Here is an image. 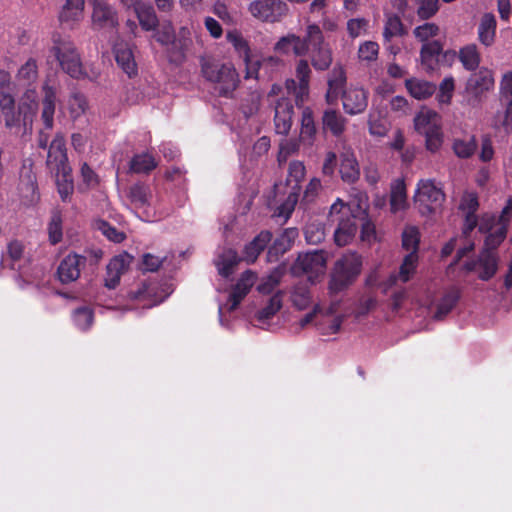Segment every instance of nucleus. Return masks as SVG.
<instances>
[{
	"mask_svg": "<svg viewBox=\"0 0 512 512\" xmlns=\"http://www.w3.org/2000/svg\"><path fill=\"white\" fill-rule=\"evenodd\" d=\"M346 72L342 66H335L328 75V89L325 95L328 104H335L341 96L345 113L354 116L363 113L368 106V91L358 84L346 85Z\"/></svg>",
	"mask_w": 512,
	"mask_h": 512,
	"instance_id": "1",
	"label": "nucleus"
},
{
	"mask_svg": "<svg viewBox=\"0 0 512 512\" xmlns=\"http://www.w3.org/2000/svg\"><path fill=\"white\" fill-rule=\"evenodd\" d=\"M52 44L51 52L64 72L75 79L95 80L97 78L98 73L93 72L90 76L84 71L80 55L69 36L56 33L52 36Z\"/></svg>",
	"mask_w": 512,
	"mask_h": 512,
	"instance_id": "2",
	"label": "nucleus"
},
{
	"mask_svg": "<svg viewBox=\"0 0 512 512\" xmlns=\"http://www.w3.org/2000/svg\"><path fill=\"white\" fill-rule=\"evenodd\" d=\"M362 258L356 252L345 253L335 262L328 285L329 294H337L348 288L359 276Z\"/></svg>",
	"mask_w": 512,
	"mask_h": 512,
	"instance_id": "3",
	"label": "nucleus"
},
{
	"mask_svg": "<svg viewBox=\"0 0 512 512\" xmlns=\"http://www.w3.org/2000/svg\"><path fill=\"white\" fill-rule=\"evenodd\" d=\"M415 208L423 216L436 213L445 201V193L440 182L434 179H420L413 195Z\"/></svg>",
	"mask_w": 512,
	"mask_h": 512,
	"instance_id": "4",
	"label": "nucleus"
},
{
	"mask_svg": "<svg viewBox=\"0 0 512 512\" xmlns=\"http://www.w3.org/2000/svg\"><path fill=\"white\" fill-rule=\"evenodd\" d=\"M126 205L133 210L139 217L147 222L154 221L158 204L154 201L153 192L149 185L144 183H135L126 191Z\"/></svg>",
	"mask_w": 512,
	"mask_h": 512,
	"instance_id": "5",
	"label": "nucleus"
},
{
	"mask_svg": "<svg viewBox=\"0 0 512 512\" xmlns=\"http://www.w3.org/2000/svg\"><path fill=\"white\" fill-rule=\"evenodd\" d=\"M306 173L303 162L295 160L289 164L288 176L286 179L287 198L276 208L275 216L283 218L285 221L290 217L300 194V183L304 179Z\"/></svg>",
	"mask_w": 512,
	"mask_h": 512,
	"instance_id": "6",
	"label": "nucleus"
},
{
	"mask_svg": "<svg viewBox=\"0 0 512 512\" xmlns=\"http://www.w3.org/2000/svg\"><path fill=\"white\" fill-rule=\"evenodd\" d=\"M338 305L337 301H331L330 305L324 308L321 303H316L312 311L300 319V327L304 328L313 323L317 317H320L321 320L317 323L319 331L323 335L336 334L343 322V315L336 314Z\"/></svg>",
	"mask_w": 512,
	"mask_h": 512,
	"instance_id": "7",
	"label": "nucleus"
},
{
	"mask_svg": "<svg viewBox=\"0 0 512 512\" xmlns=\"http://www.w3.org/2000/svg\"><path fill=\"white\" fill-rule=\"evenodd\" d=\"M258 277L252 270H246L238 278L236 284L232 287L226 302L218 300L219 323L221 326L228 327V321L225 319V312L235 310L240 302L246 297L251 288L255 285Z\"/></svg>",
	"mask_w": 512,
	"mask_h": 512,
	"instance_id": "8",
	"label": "nucleus"
},
{
	"mask_svg": "<svg viewBox=\"0 0 512 512\" xmlns=\"http://www.w3.org/2000/svg\"><path fill=\"white\" fill-rule=\"evenodd\" d=\"M512 218V196L509 197L505 207L498 218L493 215H486L480 223V231L488 233L486 236V245L498 247L505 239L507 226Z\"/></svg>",
	"mask_w": 512,
	"mask_h": 512,
	"instance_id": "9",
	"label": "nucleus"
},
{
	"mask_svg": "<svg viewBox=\"0 0 512 512\" xmlns=\"http://www.w3.org/2000/svg\"><path fill=\"white\" fill-rule=\"evenodd\" d=\"M202 73L208 81L216 84V89L223 96L229 95L237 87V72L229 64L205 62L202 65Z\"/></svg>",
	"mask_w": 512,
	"mask_h": 512,
	"instance_id": "10",
	"label": "nucleus"
},
{
	"mask_svg": "<svg viewBox=\"0 0 512 512\" xmlns=\"http://www.w3.org/2000/svg\"><path fill=\"white\" fill-rule=\"evenodd\" d=\"M496 248L485 244L478 257L466 261L463 269L468 273H475L482 281L490 280L498 271L499 258L493 251Z\"/></svg>",
	"mask_w": 512,
	"mask_h": 512,
	"instance_id": "11",
	"label": "nucleus"
},
{
	"mask_svg": "<svg viewBox=\"0 0 512 512\" xmlns=\"http://www.w3.org/2000/svg\"><path fill=\"white\" fill-rule=\"evenodd\" d=\"M326 269V257L323 251H312L300 254L291 267L294 275L306 274L308 281L314 284Z\"/></svg>",
	"mask_w": 512,
	"mask_h": 512,
	"instance_id": "12",
	"label": "nucleus"
},
{
	"mask_svg": "<svg viewBox=\"0 0 512 512\" xmlns=\"http://www.w3.org/2000/svg\"><path fill=\"white\" fill-rule=\"evenodd\" d=\"M307 39L310 44L311 62L315 69L326 70L332 62V52L324 42L319 26L312 24L307 27Z\"/></svg>",
	"mask_w": 512,
	"mask_h": 512,
	"instance_id": "13",
	"label": "nucleus"
},
{
	"mask_svg": "<svg viewBox=\"0 0 512 512\" xmlns=\"http://www.w3.org/2000/svg\"><path fill=\"white\" fill-rule=\"evenodd\" d=\"M91 5V23L93 29H113L118 26L117 10L106 0H92Z\"/></svg>",
	"mask_w": 512,
	"mask_h": 512,
	"instance_id": "14",
	"label": "nucleus"
},
{
	"mask_svg": "<svg viewBox=\"0 0 512 512\" xmlns=\"http://www.w3.org/2000/svg\"><path fill=\"white\" fill-rule=\"evenodd\" d=\"M227 41L232 44L235 51L243 58L246 67V78H258L259 61L256 56L251 54L248 42L243 38L240 32L236 30L228 31Z\"/></svg>",
	"mask_w": 512,
	"mask_h": 512,
	"instance_id": "15",
	"label": "nucleus"
},
{
	"mask_svg": "<svg viewBox=\"0 0 512 512\" xmlns=\"http://www.w3.org/2000/svg\"><path fill=\"white\" fill-rule=\"evenodd\" d=\"M172 292L173 287L171 284L164 283L158 287L155 283H148L143 284L136 292H131L129 298L141 302L147 301L143 306L151 308L163 302Z\"/></svg>",
	"mask_w": 512,
	"mask_h": 512,
	"instance_id": "16",
	"label": "nucleus"
},
{
	"mask_svg": "<svg viewBox=\"0 0 512 512\" xmlns=\"http://www.w3.org/2000/svg\"><path fill=\"white\" fill-rule=\"evenodd\" d=\"M253 17L267 22H276L287 12V5L281 0H255L249 5Z\"/></svg>",
	"mask_w": 512,
	"mask_h": 512,
	"instance_id": "17",
	"label": "nucleus"
},
{
	"mask_svg": "<svg viewBox=\"0 0 512 512\" xmlns=\"http://www.w3.org/2000/svg\"><path fill=\"white\" fill-rule=\"evenodd\" d=\"M294 108L291 100L282 95L275 104L274 126L277 134L287 135L292 126Z\"/></svg>",
	"mask_w": 512,
	"mask_h": 512,
	"instance_id": "18",
	"label": "nucleus"
},
{
	"mask_svg": "<svg viewBox=\"0 0 512 512\" xmlns=\"http://www.w3.org/2000/svg\"><path fill=\"white\" fill-rule=\"evenodd\" d=\"M86 264V258L76 253L68 254L60 263L57 274L59 280L68 284L76 281L81 272V268Z\"/></svg>",
	"mask_w": 512,
	"mask_h": 512,
	"instance_id": "19",
	"label": "nucleus"
},
{
	"mask_svg": "<svg viewBox=\"0 0 512 512\" xmlns=\"http://www.w3.org/2000/svg\"><path fill=\"white\" fill-rule=\"evenodd\" d=\"M46 163L51 171H67V168H70L68 165L65 140L62 135L57 134L51 142Z\"/></svg>",
	"mask_w": 512,
	"mask_h": 512,
	"instance_id": "20",
	"label": "nucleus"
},
{
	"mask_svg": "<svg viewBox=\"0 0 512 512\" xmlns=\"http://www.w3.org/2000/svg\"><path fill=\"white\" fill-rule=\"evenodd\" d=\"M113 52L118 67L129 78L135 77L138 74V67L130 44L124 41H117Z\"/></svg>",
	"mask_w": 512,
	"mask_h": 512,
	"instance_id": "21",
	"label": "nucleus"
},
{
	"mask_svg": "<svg viewBox=\"0 0 512 512\" xmlns=\"http://www.w3.org/2000/svg\"><path fill=\"white\" fill-rule=\"evenodd\" d=\"M283 306V292L277 291L262 302V306L255 313L258 326L265 328L269 321L281 310Z\"/></svg>",
	"mask_w": 512,
	"mask_h": 512,
	"instance_id": "22",
	"label": "nucleus"
},
{
	"mask_svg": "<svg viewBox=\"0 0 512 512\" xmlns=\"http://www.w3.org/2000/svg\"><path fill=\"white\" fill-rule=\"evenodd\" d=\"M339 173L346 183H355L360 177L358 161L350 148H345L340 154Z\"/></svg>",
	"mask_w": 512,
	"mask_h": 512,
	"instance_id": "23",
	"label": "nucleus"
},
{
	"mask_svg": "<svg viewBox=\"0 0 512 512\" xmlns=\"http://www.w3.org/2000/svg\"><path fill=\"white\" fill-rule=\"evenodd\" d=\"M84 6V0H66L59 12L60 23L69 28L75 27L84 17Z\"/></svg>",
	"mask_w": 512,
	"mask_h": 512,
	"instance_id": "24",
	"label": "nucleus"
},
{
	"mask_svg": "<svg viewBox=\"0 0 512 512\" xmlns=\"http://www.w3.org/2000/svg\"><path fill=\"white\" fill-rule=\"evenodd\" d=\"M285 90L287 94L293 95L297 105H301L307 100L309 95V84L296 82L294 79H288L285 83ZM282 96L284 95V88L280 85L274 84L269 92V96Z\"/></svg>",
	"mask_w": 512,
	"mask_h": 512,
	"instance_id": "25",
	"label": "nucleus"
},
{
	"mask_svg": "<svg viewBox=\"0 0 512 512\" xmlns=\"http://www.w3.org/2000/svg\"><path fill=\"white\" fill-rule=\"evenodd\" d=\"M418 265V254L409 252L403 259L398 274H391L387 283L385 284L384 291L391 286L395 285L397 281L403 283L409 281L416 272Z\"/></svg>",
	"mask_w": 512,
	"mask_h": 512,
	"instance_id": "26",
	"label": "nucleus"
},
{
	"mask_svg": "<svg viewBox=\"0 0 512 512\" xmlns=\"http://www.w3.org/2000/svg\"><path fill=\"white\" fill-rule=\"evenodd\" d=\"M494 86L493 73L489 69H480L471 75L467 82V91L474 96H479Z\"/></svg>",
	"mask_w": 512,
	"mask_h": 512,
	"instance_id": "27",
	"label": "nucleus"
},
{
	"mask_svg": "<svg viewBox=\"0 0 512 512\" xmlns=\"http://www.w3.org/2000/svg\"><path fill=\"white\" fill-rule=\"evenodd\" d=\"M129 265L128 255H118L110 260L106 269L105 286L114 289L120 282L121 275Z\"/></svg>",
	"mask_w": 512,
	"mask_h": 512,
	"instance_id": "28",
	"label": "nucleus"
},
{
	"mask_svg": "<svg viewBox=\"0 0 512 512\" xmlns=\"http://www.w3.org/2000/svg\"><path fill=\"white\" fill-rule=\"evenodd\" d=\"M43 100H42V111L41 119L45 129H52L54 124V114L56 109V90L48 83L43 85Z\"/></svg>",
	"mask_w": 512,
	"mask_h": 512,
	"instance_id": "29",
	"label": "nucleus"
},
{
	"mask_svg": "<svg viewBox=\"0 0 512 512\" xmlns=\"http://www.w3.org/2000/svg\"><path fill=\"white\" fill-rule=\"evenodd\" d=\"M440 126L441 117L433 110L423 108L414 117V129L423 136Z\"/></svg>",
	"mask_w": 512,
	"mask_h": 512,
	"instance_id": "30",
	"label": "nucleus"
},
{
	"mask_svg": "<svg viewBox=\"0 0 512 512\" xmlns=\"http://www.w3.org/2000/svg\"><path fill=\"white\" fill-rule=\"evenodd\" d=\"M478 199L474 193H465L460 202V209L466 214L463 234L467 236L477 225L475 212L478 208Z\"/></svg>",
	"mask_w": 512,
	"mask_h": 512,
	"instance_id": "31",
	"label": "nucleus"
},
{
	"mask_svg": "<svg viewBox=\"0 0 512 512\" xmlns=\"http://www.w3.org/2000/svg\"><path fill=\"white\" fill-rule=\"evenodd\" d=\"M367 195L363 192H358L350 203L345 204L341 199H337L330 208V217H334L342 213L343 210H350L353 213V218L356 214L364 213L367 209Z\"/></svg>",
	"mask_w": 512,
	"mask_h": 512,
	"instance_id": "32",
	"label": "nucleus"
},
{
	"mask_svg": "<svg viewBox=\"0 0 512 512\" xmlns=\"http://www.w3.org/2000/svg\"><path fill=\"white\" fill-rule=\"evenodd\" d=\"M131 10H133L143 30L153 31L156 29L158 18L150 3L142 0L137 2Z\"/></svg>",
	"mask_w": 512,
	"mask_h": 512,
	"instance_id": "33",
	"label": "nucleus"
},
{
	"mask_svg": "<svg viewBox=\"0 0 512 512\" xmlns=\"http://www.w3.org/2000/svg\"><path fill=\"white\" fill-rule=\"evenodd\" d=\"M407 189L404 179L397 178L391 183L390 209L396 214L408 208Z\"/></svg>",
	"mask_w": 512,
	"mask_h": 512,
	"instance_id": "34",
	"label": "nucleus"
},
{
	"mask_svg": "<svg viewBox=\"0 0 512 512\" xmlns=\"http://www.w3.org/2000/svg\"><path fill=\"white\" fill-rule=\"evenodd\" d=\"M336 221L339 222L338 227L334 232V241L338 246L348 245L356 235L358 226L354 218L342 219L338 215L334 216Z\"/></svg>",
	"mask_w": 512,
	"mask_h": 512,
	"instance_id": "35",
	"label": "nucleus"
},
{
	"mask_svg": "<svg viewBox=\"0 0 512 512\" xmlns=\"http://www.w3.org/2000/svg\"><path fill=\"white\" fill-rule=\"evenodd\" d=\"M316 132L313 112L311 108L305 107L302 110L300 134L298 137L304 147L311 148L313 146Z\"/></svg>",
	"mask_w": 512,
	"mask_h": 512,
	"instance_id": "36",
	"label": "nucleus"
},
{
	"mask_svg": "<svg viewBox=\"0 0 512 512\" xmlns=\"http://www.w3.org/2000/svg\"><path fill=\"white\" fill-rule=\"evenodd\" d=\"M322 124L325 130L332 133L333 136H341L346 128L347 119L335 109H327L322 116Z\"/></svg>",
	"mask_w": 512,
	"mask_h": 512,
	"instance_id": "37",
	"label": "nucleus"
},
{
	"mask_svg": "<svg viewBox=\"0 0 512 512\" xmlns=\"http://www.w3.org/2000/svg\"><path fill=\"white\" fill-rule=\"evenodd\" d=\"M271 238L272 234L269 231L260 232L248 245L245 246L243 251V260L247 263H253L261 251H263L271 241Z\"/></svg>",
	"mask_w": 512,
	"mask_h": 512,
	"instance_id": "38",
	"label": "nucleus"
},
{
	"mask_svg": "<svg viewBox=\"0 0 512 512\" xmlns=\"http://www.w3.org/2000/svg\"><path fill=\"white\" fill-rule=\"evenodd\" d=\"M441 52L442 46L437 40L423 44L420 51V59L421 65L427 72L435 70Z\"/></svg>",
	"mask_w": 512,
	"mask_h": 512,
	"instance_id": "39",
	"label": "nucleus"
},
{
	"mask_svg": "<svg viewBox=\"0 0 512 512\" xmlns=\"http://www.w3.org/2000/svg\"><path fill=\"white\" fill-rule=\"evenodd\" d=\"M38 107V94L35 88H27L23 94L19 109L23 115V122L26 125L28 122L31 123L36 114Z\"/></svg>",
	"mask_w": 512,
	"mask_h": 512,
	"instance_id": "40",
	"label": "nucleus"
},
{
	"mask_svg": "<svg viewBox=\"0 0 512 512\" xmlns=\"http://www.w3.org/2000/svg\"><path fill=\"white\" fill-rule=\"evenodd\" d=\"M240 261L237 252L231 248L224 249L215 260L219 274L228 278L234 271L235 266Z\"/></svg>",
	"mask_w": 512,
	"mask_h": 512,
	"instance_id": "41",
	"label": "nucleus"
},
{
	"mask_svg": "<svg viewBox=\"0 0 512 512\" xmlns=\"http://www.w3.org/2000/svg\"><path fill=\"white\" fill-rule=\"evenodd\" d=\"M405 86L410 95L417 100H424L432 96L436 89L433 83L417 78L407 79Z\"/></svg>",
	"mask_w": 512,
	"mask_h": 512,
	"instance_id": "42",
	"label": "nucleus"
},
{
	"mask_svg": "<svg viewBox=\"0 0 512 512\" xmlns=\"http://www.w3.org/2000/svg\"><path fill=\"white\" fill-rule=\"evenodd\" d=\"M496 34V19L491 13L482 16L478 26V37L480 42L485 46H490L494 42Z\"/></svg>",
	"mask_w": 512,
	"mask_h": 512,
	"instance_id": "43",
	"label": "nucleus"
},
{
	"mask_svg": "<svg viewBox=\"0 0 512 512\" xmlns=\"http://www.w3.org/2000/svg\"><path fill=\"white\" fill-rule=\"evenodd\" d=\"M285 273V268L278 266L273 269L269 274L263 276L256 289L259 293L266 295L272 293L280 284L281 279Z\"/></svg>",
	"mask_w": 512,
	"mask_h": 512,
	"instance_id": "44",
	"label": "nucleus"
},
{
	"mask_svg": "<svg viewBox=\"0 0 512 512\" xmlns=\"http://www.w3.org/2000/svg\"><path fill=\"white\" fill-rule=\"evenodd\" d=\"M0 111L5 119L7 127H13L20 122L22 113L15 110V98L11 95L0 97Z\"/></svg>",
	"mask_w": 512,
	"mask_h": 512,
	"instance_id": "45",
	"label": "nucleus"
},
{
	"mask_svg": "<svg viewBox=\"0 0 512 512\" xmlns=\"http://www.w3.org/2000/svg\"><path fill=\"white\" fill-rule=\"evenodd\" d=\"M290 300L293 306L299 310H305L312 303V296L306 284L295 285L290 293Z\"/></svg>",
	"mask_w": 512,
	"mask_h": 512,
	"instance_id": "46",
	"label": "nucleus"
},
{
	"mask_svg": "<svg viewBox=\"0 0 512 512\" xmlns=\"http://www.w3.org/2000/svg\"><path fill=\"white\" fill-rule=\"evenodd\" d=\"M56 177V185L58 193L63 201L68 200L74 190L73 180L71 177V168L67 171H54Z\"/></svg>",
	"mask_w": 512,
	"mask_h": 512,
	"instance_id": "47",
	"label": "nucleus"
},
{
	"mask_svg": "<svg viewBox=\"0 0 512 512\" xmlns=\"http://www.w3.org/2000/svg\"><path fill=\"white\" fill-rule=\"evenodd\" d=\"M156 166L155 158L149 153L137 154L130 161V171L134 173H148Z\"/></svg>",
	"mask_w": 512,
	"mask_h": 512,
	"instance_id": "48",
	"label": "nucleus"
},
{
	"mask_svg": "<svg viewBox=\"0 0 512 512\" xmlns=\"http://www.w3.org/2000/svg\"><path fill=\"white\" fill-rule=\"evenodd\" d=\"M459 59L467 70H475L480 63V55L475 44L464 46L459 51Z\"/></svg>",
	"mask_w": 512,
	"mask_h": 512,
	"instance_id": "49",
	"label": "nucleus"
},
{
	"mask_svg": "<svg viewBox=\"0 0 512 512\" xmlns=\"http://www.w3.org/2000/svg\"><path fill=\"white\" fill-rule=\"evenodd\" d=\"M72 319L79 330L87 331L94 322V313L91 308L82 306L74 310Z\"/></svg>",
	"mask_w": 512,
	"mask_h": 512,
	"instance_id": "50",
	"label": "nucleus"
},
{
	"mask_svg": "<svg viewBox=\"0 0 512 512\" xmlns=\"http://www.w3.org/2000/svg\"><path fill=\"white\" fill-rule=\"evenodd\" d=\"M192 38L191 31L187 27H181L177 33L175 34V38L171 44L170 49L179 54L180 57L184 56V53L191 47Z\"/></svg>",
	"mask_w": 512,
	"mask_h": 512,
	"instance_id": "51",
	"label": "nucleus"
},
{
	"mask_svg": "<svg viewBox=\"0 0 512 512\" xmlns=\"http://www.w3.org/2000/svg\"><path fill=\"white\" fill-rule=\"evenodd\" d=\"M298 236V231L295 228L286 229L273 243L269 253L275 252L285 253L290 249L291 244Z\"/></svg>",
	"mask_w": 512,
	"mask_h": 512,
	"instance_id": "52",
	"label": "nucleus"
},
{
	"mask_svg": "<svg viewBox=\"0 0 512 512\" xmlns=\"http://www.w3.org/2000/svg\"><path fill=\"white\" fill-rule=\"evenodd\" d=\"M459 299V293L456 290L449 291L446 293L443 298L440 300L437 305L436 312L434 314V319L441 320L443 319L455 306Z\"/></svg>",
	"mask_w": 512,
	"mask_h": 512,
	"instance_id": "53",
	"label": "nucleus"
},
{
	"mask_svg": "<svg viewBox=\"0 0 512 512\" xmlns=\"http://www.w3.org/2000/svg\"><path fill=\"white\" fill-rule=\"evenodd\" d=\"M38 77V67L34 59H28L18 70L17 79L23 85L30 86Z\"/></svg>",
	"mask_w": 512,
	"mask_h": 512,
	"instance_id": "54",
	"label": "nucleus"
},
{
	"mask_svg": "<svg viewBox=\"0 0 512 512\" xmlns=\"http://www.w3.org/2000/svg\"><path fill=\"white\" fill-rule=\"evenodd\" d=\"M302 142L299 138H284L279 143L278 162L281 164L298 153Z\"/></svg>",
	"mask_w": 512,
	"mask_h": 512,
	"instance_id": "55",
	"label": "nucleus"
},
{
	"mask_svg": "<svg viewBox=\"0 0 512 512\" xmlns=\"http://www.w3.org/2000/svg\"><path fill=\"white\" fill-rule=\"evenodd\" d=\"M93 227L96 231H99L108 240L114 243H120L124 240L125 234L122 231L117 230L111 226L108 222L98 219L93 223Z\"/></svg>",
	"mask_w": 512,
	"mask_h": 512,
	"instance_id": "56",
	"label": "nucleus"
},
{
	"mask_svg": "<svg viewBox=\"0 0 512 512\" xmlns=\"http://www.w3.org/2000/svg\"><path fill=\"white\" fill-rule=\"evenodd\" d=\"M88 109L86 97L81 93H73L68 100V110L73 119L84 115Z\"/></svg>",
	"mask_w": 512,
	"mask_h": 512,
	"instance_id": "57",
	"label": "nucleus"
},
{
	"mask_svg": "<svg viewBox=\"0 0 512 512\" xmlns=\"http://www.w3.org/2000/svg\"><path fill=\"white\" fill-rule=\"evenodd\" d=\"M420 233L417 227L407 226L402 233V246L409 252L417 253Z\"/></svg>",
	"mask_w": 512,
	"mask_h": 512,
	"instance_id": "58",
	"label": "nucleus"
},
{
	"mask_svg": "<svg viewBox=\"0 0 512 512\" xmlns=\"http://www.w3.org/2000/svg\"><path fill=\"white\" fill-rule=\"evenodd\" d=\"M304 234L307 243L316 245L325 239L326 231L323 224L311 222L305 227Z\"/></svg>",
	"mask_w": 512,
	"mask_h": 512,
	"instance_id": "59",
	"label": "nucleus"
},
{
	"mask_svg": "<svg viewBox=\"0 0 512 512\" xmlns=\"http://www.w3.org/2000/svg\"><path fill=\"white\" fill-rule=\"evenodd\" d=\"M403 34V24L400 18L396 15H388L384 31L383 38L385 42H389L395 36H401Z\"/></svg>",
	"mask_w": 512,
	"mask_h": 512,
	"instance_id": "60",
	"label": "nucleus"
},
{
	"mask_svg": "<svg viewBox=\"0 0 512 512\" xmlns=\"http://www.w3.org/2000/svg\"><path fill=\"white\" fill-rule=\"evenodd\" d=\"M504 113L498 112L492 119L491 125L494 128L503 127L506 132H512V101L505 102Z\"/></svg>",
	"mask_w": 512,
	"mask_h": 512,
	"instance_id": "61",
	"label": "nucleus"
},
{
	"mask_svg": "<svg viewBox=\"0 0 512 512\" xmlns=\"http://www.w3.org/2000/svg\"><path fill=\"white\" fill-rule=\"evenodd\" d=\"M440 32L439 27L434 23H424L414 28L413 34L419 41L429 43V39L436 37Z\"/></svg>",
	"mask_w": 512,
	"mask_h": 512,
	"instance_id": "62",
	"label": "nucleus"
},
{
	"mask_svg": "<svg viewBox=\"0 0 512 512\" xmlns=\"http://www.w3.org/2000/svg\"><path fill=\"white\" fill-rule=\"evenodd\" d=\"M379 54V45L374 41H365L358 48V57L361 61L368 63L377 60Z\"/></svg>",
	"mask_w": 512,
	"mask_h": 512,
	"instance_id": "63",
	"label": "nucleus"
},
{
	"mask_svg": "<svg viewBox=\"0 0 512 512\" xmlns=\"http://www.w3.org/2000/svg\"><path fill=\"white\" fill-rule=\"evenodd\" d=\"M455 84L452 77H446L440 83L437 100L442 105L450 104L454 93Z\"/></svg>",
	"mask_w": 512,
	"mask_h": 512,
	"instance_id": "64",
	"label": "nucleus"
}]
</instances>
